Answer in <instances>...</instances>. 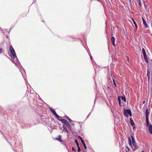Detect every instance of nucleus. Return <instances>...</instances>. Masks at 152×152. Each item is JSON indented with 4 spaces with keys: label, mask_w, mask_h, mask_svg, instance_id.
<instances>
[{
    "label": "nucleus",
    "mask_w": 152,
    "mask_h": 152,
    "mask_svg": "<svg viewBox=\"0 0 152 152\" xmlns=\"http://www.w3.org/2000/svg\"><path fill=\"white\" fill-rule=\"evenodd\" d=\"M10 48L12 54V55L10 56H12V61L13 62H14V63L17 65L19 68L21 69H23L24 71L25 72V69L21 65L20 62L17 58L14 50L12 45H10Z\"/></svg>",
    "instance_id": "1"
},
{
    "label": "nucleus",
    "mask_w": 152,
    "mask_h": 152,
    "mask_svg": "<svg viewBox=\"0 0 152 152\" xmlns=\"http://www.w3.org/2000/svg\"><path fill=\"white\" fill-rule=\"evenodd\" d=\"M10 145H15V148L13 149L14 151L16 152H20L22 151V147L20 145H19L18 147L16 145V143L15 142L14 140H12L10 143Z\"/></svg>",
    "instance_id": "2"
},
{
    "label": "nucleus",
    "mask_w": 152,
    "mask_h": 152,
    "mask_svg": "<svg viewBox=\"0 0 152 152\" xmlns=\"http://www.w3.org/2000/svg\"><path fill=\"white\" fill-rule=\"evenodd\" d=\"M129 144L133 151H135L138 148V146L137 145L136 143L132 144V140L130 137H128Z\"/></svg>",
    "instance_id": "3"
},
{
    "label": "nucleus",
    "mask_w": 152,
    "mask_h": 152,
    "mask_svg": "<svg viewBox=\"0 0 152 152\" xmlns=\"http://www.w3.org/2000/svg\"><path fill=\"white\" fill-rule=\"evenodd\" d=\"M124 116L126 117H128L129 116L128 115H129L130 116H132V112L131 110L129 109L124 110Z\"/></svg>",
    "instance_id": "4"
},
{
    "label": "nucleus",
    "mask_w": 152,
    "mask_h": 152,
    "mask_svg": "<svg viewBox=\"0 0 152 152\" xmlns=\"http://www.w3.org/2000/svg\"><path fill=\"white\" fill-rule=\"evenodd\" d=\"M145 119H146V123L147 124V125H148V121H149V112L148 110V108L147 107L145 110Z\"/></svg>",
    "instance_id": "5"
},
{
    "label": "nucleus",
    "mask_w": 152,
    "mask_h": 152,
    "mask_svg": "<svg viewBox=\"0 0 152 152\" xmlns=\"http://www.w3.org/2000/svg\"><path fill=\"white\" fill-rule=\"evenodd\" d=\"M148 125H147L146 124V126L147 127H148V130L149 133L151 134H152V125L151 124H149V121H148Z\"/></svg>",
    "instance_id": "6"
},
{
    "label": "nucleus",
    "mask_w": 152,
    "mask_h": 152,
    "mask_svg": "<svg viewBox=\"0 0 152 152\" xmlns=\"http://www.w3.org/2000/svg\"><path fill=\"white\" fill-rule=\"evenodd\" d=\"M111 40L112 43V44L114 47H115V38L114 37H112L111 38Z\"/></svg>",
    "instance_id": "7"
},
{
    "label": "nucleus",
    "mask_w": 152,
    "mask_h": 152,
    "mask_svg": "<svg viewBox=\"0 0 152 152\" xmlns=\"http://www.w3.org/2000/svg\"><path fill=\"white\" fill-rule=\"evenodd\" d=\"M64 124L65 125V126H66L69 128L70 130H71V127L70 125L69 122L67 121H66V123H65Z\"/></svg>",
    "instance_id": "8"
},
{
    "label": "nucleus",
    "mask_w": 152,
    "mask_h": 152,
    "mask_svg": "<svg viewBox=\"0 0 152 152\" xmlns=\"http://www.w3.org/2000/svg\"><path fill=\"white\" fill-rule=\"evenodd\" d=\"M58 120H59L60 121H61L62 123H63V124H64L65 123H66V122L67 121L64 119H59V118L58 119Z\"/></svg>",
    "instance_id": "9"
},
{
    "label": "nucleus",
    "mask_w": 152,
    "mask_h": 152,
    "mask_svg": "<svg viewBox=\"0 0 152 152\" xmlns=\"http://www.w3.org/2000/svg\"><path fill=\"white\" fill-rule=\"evenodd\" d=\"M130 124L132 126H133L134 125H135L133 121V120L131 118H130Z\"/></svg>",
    "instance_id": "10"
},
{
    "label": "nucleus",
    "mask_w": 152,
    "mask_h": 152,
    "mask_svg": "<svg viewBox=\"0 0 152 152\" xmlns=\"http://www.w3.org/2000/svg\"><path fill=\"white\" fill-rule=\"evenodd\" d=\"M118 104L120 106H121V96H118Z\"/></svg>",
    "instance_id": "11"
},
{
    "label": "nucleus",
    "mask_w": 152,
    "mask_h": 152,
    "mask_svg": "<svg viewBox=\"0 0 152 152\" xmlns=\"http://www.w3.org/2000/svg\"><path fill=\"white\" fill-rule=\"evenodd\" d=\"M143 24L145 26V27L146 28H148V25L145 21V20H143Z\"/></svg>",
    "instance_id": "12"
},
{
    "label": "nucleus",
    "mask_w": 152,
    "mask_h": 152,
    "mask_svg": "<svg viewBox=\"0 0 152 152\" xmlns=\"http://www.w3.org/2000/svg\"><path fill=\"white\" fill-rule=\"evenodd\" d=\"M131 138H132V144H133V143H136V142H135V139L134 138V137H133L132 136V135H131Z\"/></svg>",
    "instance_id": "13"
},
{
    "label": "nucleus",
    "mask_w": 152,
    "mask_h": 152,
    "mask_svg": "<svg viewBox=\"0 0 152 152\" xmlns=\"http://www.w3.org/2000/svg\"><path fill=\"white\" fill-rule=\"evenodd\" d=\"M121 99L122 100H123L124 102H126V99L125 96H121Z\"/></svg>",
    "instance_id": "14"
},
{
    "label": "nucleus",
    "mask_w": 152,
    "mask_h": 152,
    "mask_svg": "<svg viewBox=\"0 0 152 152\" xmlns=\"http://www.w3.org/2000/svg\"><path fill=\"white\" fill-rule=\"evenodd\" d=\"M144 58L145 59V61L147 63L148 62V60L147 58V57L146 55H145L144 56H143Z\"/></svg>",
    "instance_id": "15"
},
{
    "label": "nucleus",
    "mask_w": 152,
    "mask_h": 152,
    "mask_svg": "<svg viewBox=\"0 0 152 152\" xmlns=\"http://www.w3.org/2000/svg\"><path fill=\"white\" fill-rule=\"evenodd\" d=\"M61 136L60 135H59L58 136V137L56 138V139L58 141L60 142H62V140L61 138Z\"/></svg>",
    "instance_id": "16"
},
{
    "label": "nucleus",
    "mask_w": 152,
    "mask_h": 152,
    "mask_svg": "<svg viewBox=\"0 0 152 152\" xmlns=\"http://www.w3.org/2000/svg\"><path fill=\"white\" fill-rule=\"evenodd\" d=\"M132 20L133 21V23H134V24L135 25V28H136V29H137V23H136V22L134 20V19H132Z\"/></svg>",
    "instance_id": "17"
},
{
    "label": "nucleus",
    "mask_w": 152,
    "mask_h": 152,
    "mask_svg": "<svg viewBox=\"0 0 152 152\" xmlns=\"http://www.w3.org/2000/svg\"><path fill=\"white\" fill-rule=\"evenodd\" d=\"M65 118H66L67 119H68L70 122H71L72 121V120L66 115H65Z\"/></svg>",
    "instance_id": "18"
},
{
    "label": "nucleus",
    "mask_w": 152,
    "mask_h": 152,
    "mask_svg": "<svg viewBox=\"0 0 152 152\" xmlns=\"http://www.w3.org/2000/svg\"><path fill=\"white\" fill-rule=\"evenodd\" d=\"M81 142L84 147V149L85 150L86 149H87V147H86V145L84 142V141H82V142Z\"/></svg>",
    "instance_id": "19"
},
{
    "label": "nucleus",
    "mask_w": 152,
    "mask_h": 152,
    "mask_svg": "<svg viewBox=\"0 0 152 152\" xmlns=\"http://www.w3.org/2000/svg\"><path fill=\"white\" fill-rule=\"evenodd\" d=\"M142 51L143 56L146 55L145 50L144 48H142Z\"/></svg>",
    "instance_id": "20"
},
{
    "label": "nucleus",
    "mask_w": 152,
    "mask_h": 152,
    "mask_svg": "<svg viewBox=\"0 0 152 152\" xmlns=\"http://www.w3.org/2000/svg\"><path fill=\"white\" fill-rule=\"evenodd\" d=\"M49 108L50 110V111L52 112L53 113V114H54L56 112L51 107H49Z\"/></svg>",
    "instance_id": "21"
},
{
    "label": "nucleus",
    "mask_w": 152,
    "mask_h": 152,
    "mask_svg": "<svg viewBox=\"0 0 152 152\" xmlns=\"http://www.w3.org/2000/svg\"><path fill=\"white\" fill-rule=\"evenodd\" d=\"M53 114L58 119L60 117L56 113V112Z\"/></svg>",
    "instance_id": "22"
},
{
    "label": "nucleus",
    "mask_w": 152,
    "mask_h": 152,
    "mask_svg": "<svg viewBox=\"0 0 152 152\" xmlns=\"http://www.w3.org/2000/svg\"><path fill=\"white\" fill-rule=\"evenodd\" d=\"M147 76H150V72L149 69H147Z\"/></svg>",
    "instance_id": "23"
},
{
    "label": "nucleus",
    "mask_w": 152,
    "mask_h": 152,
    "mask_svg": "<svg viewBox=\"0 0 152 152\" xmlns=\"http://www.w3.org/2000/svg\"><path fill=\"white\" fill-rule=\"evenodd\" d=\"M63 131H64V130L65 129H66V126H65V125H64V124H63Z\"/></svg>",
    "instance_id": "24"
},
{
    "label": "nucleus",
    "mask_w": 152,
    "mask_h": 152,
    "mask_svg": "<svg viewBox=\"0 0 152 152\" xmlns=\"http://www.w3.org/2000/svg\"><path fill=\"white\" fill-rule=\"evenodd\" d=\"M75 143H76V144L77 145V147H78V146H79V145L78 143V142L77 141V140L76 139L75 140Z\"/></svg>",
    "instance_id": "25"
},
{
    "label": "nucleus",
    "mask_w": 152,
    "mask_h": 152,
    "mask_svg": "<svg viewBox=\"0 0 152 152\" xmlns=\"http://www.w3.org/2000/svg\"><path fill=\"white\" fill-rule=\"evenodd\" d=\"M113 84L116 87H117V86H116V85L115 83V80H114V79L113 78Z\"/></svg>",
    "instance_id": "26"
},
{
    "label": "nucleus",
    "mask_w": 152,
    "mask_h": 152,
    "mask_svg": "<svg viewBox=\"0 0 152 152\" xmlns=\"http://www.w3.org/2000/svg\"><path fill=\"white\" fill-rule=\"evenodd\" d=\"M78 137L79 138V139H80L81 142H82V141H83V139H82V137L81 136H80L79 135L78 136Z\"/></svg>",
    "instance_id": "27"
},
{
    "label": "nucleus",
    "mask_w": 152,
    "mask_h": 152,
    "mask_svg": "<svg viewBox=\"0 0 152 152\" xmlns=\"http://www.w3.org/2000/svg\"><path fill=\"white\" fill-rule=\"evenodd\" d=\"M138 5H139V6L141 7L142 6L141 4V1H138Z\"/></svg>",
    "instance_id": "28"
},
{
    "label": "nucleus",
    "mask_w": 152,
    "mask_h": 152,
    "mask_svg": "<svg viewBox=\"0 0 152 152\" xmlns=\"http://www.w3.org/2000/svg\"><path fill=\"white\" fill-rule=\"evenodd\" d=\"M78 149H77V151L78 152H80L81 151V149H80V148L79 146L77 147Z\"/></svg>",
    "instance_id": "29"
},
{
    "label": "nucleus",
    "mask_w": 152,
    "mask_h": 152,
    "mask_svg": "<svg viewBox=\"0 0 152 152\" xmlns=\"http://www.w3.org/2000/svg\"><path fill=\"white\" fill-rule=\"evenodd\" d=\"M72 150L73 151H76V149H74V148L73 147H72Z\"/></svg>",
    "instance_id": "30"
},
{
    "label": "nucleus",
    "mask_w": 152,
    "mask_h": 152,
    "mask_svg": "<svg viewBox=\"0 0 152 152\" xmlns=\"http://www.w3.org/2000/svg\"><path fill=\"white\" fill-rule=\"evenodd\" d=\"M147 77L148 78V83H149L150 81V76H147Z\"/></svg>",
    "instance_id": "31"
},
{
    "label": "nucleus",
    "mask_w": 152,
    "mask_h": 152,
    "mask_svg": "<svg viewBox=\"0 0 152 152\" xmlns=\"http://www.w3.org/2000/svg\"><path fill=\"white\" fill-rule=\"evenodd\" d=\"M64 131H65L67 133H68L69 132L68 130L67 129H66L64 130Z\"/></svg>",
    "instance_id": "32"
},
{
    "label": "nucleus",
    "mask_w": 152,
    "mask_h": 152,
    "mask_svg": "<svg viewBox=\"0 0 152 152\" xmlns=\"http://www.w3.org/2000/svg\"><path fill=\"white\" fill-rule=\"evenodd\" d=\"M3 50L2 48H1L0 49V53L2 52L3 51Z\"/></svg>",
    "instance_id": "33"
},
{
    "label": "nucleus",
    "mask_w": 152,
    "mask_h": 152,
    "mask_svg": "<svg viewBox=\"0 0 152 152\" xmlns=\"http://www.w3.org/2000/svg\"><path fill=\"white\" fill-rule=\"evenodd\" d=\"M87 52H88V54L89 55H91L89 50H87Z\"/></svg>",
    "instance_id": "34"
},
{
    "label": "nucleus",
    "mask_w": 152,
    "mask_h": 152,
    "mask_svg": "<svg viewBox=\"0 0 152 152\" xmlns=\"http://www.w3.org/2000/svg\"><path fill=\"white\" fill-rule=\"evenodd\" d=\"M90 56V58H91V60H92V58H92V56L91 55H89Z\"/></svg>",
    "instance_id": "35"
},
{
    "label": "nucleus",
    "mask_w": 152,
    "mask_h": 152,
    "mask_svg": "<svg viewBox=\"0 0 152 152\" xmlns=\"http://www.w3.org/2000/svg\"><path fill=\"white\" fill-rule=\"evenodd\" d=\"M6 37L8 39H9V37L7 35H6Z\"/></svg>",
    "instance_id": "36"
},
{
    "label": "nucleus",
    "mask_w": 152,
    "mask_h": 152,
    "mask_svg": "<svg viewBox=\"0 0 152 152\" xmlns=\"http://www.w3.org/2000/svg\"><path fill=\"white\" fill-rule=\"evenodd\" d=\"M6 31H7V32H8V33L9 34L10 33V31H8L7 29H5Z\"/></svg>",
    "instance_id": "37"
},
{
    "label": "nucleus",
    "mask_w": 152,
    "mask_h": 152,
    "mask_svg": "<svg viewBox=\"0 0 152 152\" xmlns=\"http://www.w3.org/2000/svg\"><path fill=\"white\" fill-rule=\"evenodd\" d=\"M25 127H22L23 128H26L27 127V125H25Z\"/></svg>",
    "instance_id": "38"
},
{
    "label": "nucleus",
    "mask_w": 152,
    "mask_h": 152,
    "mask_svg": "<svg viewBox=\"0 0 152 152\" xmlns=\"http://www.w3.org/2000/svg\"><path fill=\"white\" fill-rule=\"evenodd\" d=\"M144 6H145V9L146 10L147 6H146L145 5V4H144Z\"/></svg>",
    "instance_id": "39"
},
{
    "label": "nucleus",
    "mask_w": 152,
    "mask_h": 152,
    "mask_svg": "<svg viewBox=\"0 0 152 152\" xmlns=\"http://www.w3.org/2000/svg\"><path fill=\"white\" fill-rule=\"evenodd\" d=\"M127 58L128 61H129V58L128 56H127Z\"/></svg>",
    "instance_id": "40"
},
{
    "label": "nucleus",
    "mask_w": 152,
    "mask_h": 152,
    "mask_svg": "<svg viewBox=\"0 0 152 152\" xmlns=\"http://www.w3.org/2000/svg\"><path fill=\"white\" fill-rule=\"evenodd\" d=\"M129 2L131 3V0H129Z\"/></svg>",
    "instance_id": "41"
},
{
    "label": "nucleus",
    "mask_w": 152,
    "mask_h": 152,
    "mask_svg": "<svg viewBox=\"0 0 152 152\" xmlns=\"http://www.w3.org/2000/svg\"><path fill=\"white\" fill-rule=\"evenodd\" d=\"M36 0H33V1H34L33 3L35 2H36Z\"/></svg>",
    "instance_id": "42"
},
{
    "label": "nucleus",
    "mask_w": 152,
    "mask_h": 152,
    "mask_svg": "<svg viewBox=\"0 0 152 152\" xmlns=\"http://www.w3.org/2000/svg\"><path fill=\"white\" fill-rule=\"evenodd\" d=\"M127 149H128V151H129V148L128 147H127Z\"/></svg>",
    "instance_id": "43"
},
{
    "label": "nucleus",
    "mask_w": 152,
    "mask_h": 152,
    "mask_svg": "<svg viewBox=\"0 0 152 152\" xmlns=\"http://www.w3.org/2000/svg\"><path fill=\"white\" fill-rule=\"evenodd\" d=\"M145 101H144L143 102V104H144L145 103Z\"/></svg>",
    "instance_id": "44"
},
{
    "label": "nucleus",
    "mask_w": 152,
    "mask_h": 152,
    "mask_svg": "<svg viewBox=\"0 0 152 152\" xmlns=\"http://www.w3.org/2000/svg\"><path fill=\"white\" fill-rule=\"evenodd\" d=\"M142 18V21H143V20H145L144 19V18L143 17Z\"/></svg>",
    "instance_id": "45"
},
{
    "label": "nucleus",
    "mask_w": 152,
    "mask_h": 152,
    "mask_svg": "<svg viewBox=\"0 0 152 152\" xmlns=\"http://www.w3.org/2000/svg\"><path fill=\"white\" fill-rule=\"evenodd\" d=\"M72 126H74V125L75 124H74L72 123Z\"/></svg>",
    "instance_id": "46"
},
{
    "label": "nucleus",
    "mask_w": 152,
    "mask_h": 152,
    "mask_svg": "<svg viewBox=\"0 0 152 152\" xmlns=\"http://www.w3.org/2000/svg\"><path fill=\"white\" fill-rule=\"evenodd\" d=\"M95 101H96V99H95L94 100V104H95Z\"/></svg>",
    "instance_id": "47"
},
{
    "label": "nucleus",
    "mask_w": 152,
    "mask_h": 152,
    "mask_svg": "<svg viewBox=\"0 0 152 152\" xmlns=\"http://www.w3.org/2000/svg\"><path fill=\"white\" fill-rule=\"evenodd\" d=\"M6 139L7 141L8 142V140L6 138Z\"/></svg>",
    "instance_id": "48"
},
{
    "label": "nucleus",
    "mask_w": 152,
    "mask_h": 152,
    "mask_svg": "<svg viewBox=\"0 0 152 152\" xmlns=\"http://www.w3.org/2000/svg\"><path fill=\"white\" fill-rule=\"evenodd\" d=\"M141 1V0H137V1Z\"/></svg>",
    "instance_id": "49"
},
{
    "label": "nucleus",
    "mask_w": 152,
    "mask_h": 152,
    "mask_svg": "<svg viewBox=\"0 0 152 152\" xmlns=\"http://www.w3.org/2000/svg\"><path fill=\"white\" fill-rule=\"evenodd\" d=\"M89 115H90V114H88V116H87V117H88L89 116Z\"/></svg>",
    "instance_id": "50"
},
{
    "label": "nucleus",
    "mask_w": 152,
    "mask_h": 152,
    "mask_svg": "<svg viewBox=\"0 0 152 152\" xmlns=\"http://www.w3.org/2000/svg\"><path fill=\"white\" fill-rule=\"evenodd\" d=\"M141 152H144V151H142Z\"/></svg>",
    "instance_id": "51"
},
{
    "label": "nucleus",
    "mask_w": 152,
    "mask_h": 152,
    "mask_svg": "<svg viewBox=\"0 0 152 152\" xmlns=\"http://www.w3.org/2000/svg\"><path fill=\"white\" fill-rule=\"evenodd\" d=\"M21 73H22V75L23 74L22 72L20 71Z\"/></svg>",
    "instance_id": "52"
},
{
    "label": "nucleus",
    "mask_w": 152,
    "mask_h": 152,
    "mask_svg": "<svg viewBox=\"0 0 152 152\" xmlns=\"http://www.w3.org/2000/svg\"><path fill=\"white\" fill-rule=\"evenodd\" d=\"M41 99V100H42V101H43V100H42V99Z\"/></svg>",
    "instance_id": "53"
},
{
    "label": "nucleus",
    "mask_w": 152,
    "mask_h": 152,
    "mask_svg": "<svg viewBox=\"0 0 152 152\" xmlns=\"http://www.w3.org/2000/svg\"><path fill=\"white\" fill-rule=\"evenodd\" d=\"M6 56L7 57V55H6Z\"/></svg>",
    "instance_id": "54"
},
{
    "label": "nucleus",
    "mask_w": 152,
    "mask_h": 152,
    "mask_svg": "<svg viewBox=\"0 0 152 152\" xmlns=\"http://www.w3.org/2000/svg\"><path fill=\"white\" fill-rule=\"evenodd\" d=\"M6 56L7 57V55H6Z\"/></svg>",
    "instance_id": "55"
},
{
    "label": "nucleus",
    "mask_w": 152,
    "mask_h": 152,
    "mask_svg": "<svg viewBox=\"0 0 152 152\" xmlns=\"http://www.w3.org/2000/svg\"><path fill=\"white\" fill-rule=\"evenodd\" d=\"M6 56L7 57V55H6Z\"/></svg>",
    "instance_id": "56"
},
{
    "label": "nucleus",
    "mask_w": 152,
    "mask_h": 152,
    "mask_svg": "<svg viewBox=\"0 0 152 152\" xmlns=\"http://www.w3.org/2000/svg\"><path fill=\"white\" fill-rule=\"evenodd\" d=\"M6 56L7 57V55H6Z\"/></svg>",
    "instance_id": "57"
},
{
    "label": "nucleus",
    "mask_w": 152,
    "mask_h": 152,
    "mask_svg": "<svg viewBox=\"0 0 152 152\" xmlns=\"http://www.w3.org/2000/svg\"><path fill=\"white\" fill-rule=\"evenodd\" d=\"M126 152H127V151H126Z\"/></svg>",
    "instance_id": "58"
}]
</instances>
